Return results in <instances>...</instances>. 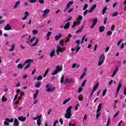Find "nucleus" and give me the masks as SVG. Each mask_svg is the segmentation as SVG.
<instances>
[{
	"mask_svg": "<svg viewBox=\"0 0 126 126\" xmlns=\"http://www.w3.org/2000/svg\"><path fill=\"white\" fill-rule=\"evenodd\" d=\"M37 125L38 126H41V120L37 119Z\"/></svg>",
	"mask_w": 126,
	"mask_h": 126,
	"instance_id": "nucleus-42",
	"label": "nucleus"
},
{
	"mask_svg": "<svg viewBox=\"0 0 126 126\" xmlns=\"http://www.w3.org/2000/svg\"><path fill=\"white\" fill-rule=\"evenodd\" d=\"M62 37H63V34L59 33V35H57L55 36V39L56 41H58V40H60Z\"/></svg>",
	"mask_w": 126,
	"mask_h": 126,
	"instance_id": "nucleus-13",
	"label": "nucleus"
},
{
	"mask_svg": "<svg viewBox=\"0 0 126 126\" xmlns=\"http://www.w3.org/2000/svg\"><path fill=\"white\" fill-rule=\"evenodd\" d=\"M5 121L6 122H8V123H13L14 120L13 119V118H11V120H9V119L8 118H6Z\"/></svg>",
	"mask_w": 126,
	"mask_h": 126,
	"instance_id": "nucleus-29",
	"label": "nucleus"
},
{
	"mask_svg": "<svg viewBox=\"0 0 126 126\" xmlns=\"http://www.w3.org/2000/svg\"><path fill=\"white\" fill-rule=\"evenodd\" d=\"M72 108V106H70L68 108H67L66 113H72L71 112V108Z\"/></svg>",
	"mask_w": 126,
	"mask_h": 126,
	"instance_id": "nucleus-25",
	"label": "nucleus"
},
{
	"mask_svg": "<svg viewBox=\"0 0 126 126\" xmlns=\"http://www.w3.org/2000/svg\"><path fill=\"white\" fill-rule=\"evenodd\" d=\"M81 91H82V88L80 87L78 90V93H81Z\"/></svg>",
	"mask_w": 126,
	"mask_h": 126,
	"instance_id": "nucleus-56",
	"label": "nucleus"
},
{
	"mask_svg": "<svg viewBox=\"0 0 126 126\" xmlns=\"http://www.w3.org/2000/svg\"><path fill=\"white\" fill-rule=\"evenodd\" d=\"M4 125H5V126H8L9 123L7 122V121H5L4 122Z\"/></svg>",
	"mask_w": 126,
	"mask_h": 126,
	"instance_id": "nucleus-57",
	"label": "nucleus"
},
{
	"mask_svg": "<svg viewBox=\"0 0 126 126\" xmlns=\"http://www.w3.org/2000/svg\"><path fill=\"white\" fill-rule=\"evenodd\" d=\"M41 84H42V83H41V82H39L37 84L35 85V87L36 88H40V87H41Z\"/></svg>",
	"mask_w": 126,
	"mask_h": 126,
	"instance_id": "nucleus-30",
	"label": "nucleus"
},
{
	"mask_svg": "<svg viewBox=\"0 0 126 126\" xmlns=\"http://www.w3.org/2000/svg\"><path fill=\"white\" fill-rule=\"evenodd\" d=\"M55 49L52 50L51 52L50 53L49 56L50 57H54L55 56Z\"/></svg>",
	"mask_w": 126,
	"mask_h": 126,
	"instance_id": "nucleus-28",
	"label": "nucleus"
},
{
	"mask_svg": "<svg viewBox=\"0 0 126 126\" xmlns=\"http://www.w3.org/2000/svg\"><path fill=\"white\" fill-rule=\"evenodd\" d=\"M101 110H102V103H99L98 106H97L96 113H99V112L101 111Z\"/></svg>",
	"mask_w": 126,
	"mask_h": 126,
	"instance_id": "nucleus-16",
	"label": "nucleus"
},
{
	"mask_svg": "<svg viewBox=\"0 0 126 126\" xmlns=\"http://www.w3.org/2000/svg\"><path fill=\"white\" fill-rule=\"evenodd\" d=\"M18 120H19V121H20L21 122H25V121H26V117L20 116L19 117H18Z\"/></svg>",
	"mask_w": 126,
	"mask_h": 126,
	"instance_id": "nucleus-14",
	"label": "nucleus"
},
{
	"mask_svg": "<svg viewBox=\"0 0 126 126\" xmlns=\"http://www.w3.org/2000/svg\"><path fill=\"white\" fill-rule=\"evenodd\" d=\"M20 4V1H17L14 6V9H15V8H17V7H18V6Z\"/></svg>",
	"mask_w": 126,
	"mask_h": 126,
	"instance_id": "nucleus-24",
	"label": "nucleus"
},
{
	"mask_svg": "<svg viewBox=\"0 0 126 126\" xmlns=\"http://www.w3.org/2000/svg\"><path fill=\"white\" fill-rule=\"evenodd\" d=\"M110 117H109L107 119V124H106V126H109V124H110Z\"/></svg>",
	"mask_w": 126,
	"mask_h": 126,
	"instance_id": "nucleus-46",
	"label": "nucleus"
},
{
	"mask_svg": "<svg viewBox=\"0 0 126 126\" xmlns=\"http://www.w3.org/2000/svg\"><path fill=\"white\" fill-rule=\"evenodd\" d=\"M72 19V17H70L68 19H67L66 22H68V21H70Z\"/></svg>",
	"mask_w": 126,
	"mask_h": 126,
	"instance_id": "nucleus-53",
	"label": "nucleus"
},
{
	"mask_svg": "<svg viewBox=\"0 0 126 126\" xmlns=\"http://www.w3.org/2000/svg\"><path fill=\"white\" fill-rule=\"evenodd\" d=\"M78 99L79 101H83V97H82V95H80V96H78Z\"/></svg>",
	"mask_w": 126,
	"mask_h": 126,
	"instance_id": "nucleus-37",
	"label": "nucleus"
},
{
	"mask_svg": "<svg viewBox=\"0 0 126 126\" xmlns=\"http://www.w3.org/2000/svg\"><path fill=\"white\" fill-rule=\"evenodd\" d=\"M99 87V82H97L95 84V85L94 86L93 90H94V91H96V90H97V89H98V88Z\"/></svg>",
	"mask_w": 126,
	"mask_h": 126,
	"instance_id": "nucleus-18",
	"label": "nucleus"
},
{
	"mask_svg": "<svg viewBox=\"0 0 126 126\" xmlns=\"http://www.w3.org/2000/svg\"><path fill=\"white\" fill-rule=\"evenodd\" d=\"M24 93H23V92H21L20 93V96L21 97H23V96H24Z\"/></svg>",
	"mask_w": 126,
	"mask_h": 126,
	"instance_id": "nucleus-61",
	"label": "nucleus"
},
{
	"mask_svg": "<svg viewBox=\"0 0 126 126\" xmlns=\"http://www.w3.org/2000/svg\"><path fill=\"white\" fill-rule=\"evenodd\" d=\"M83 26H82L80 28V29L76 32V34H80L81 32H82V30H83Z\"/></svg>",
	"mask_w": 126,
	"mask_h": 126,
	"instance_id": "nucleus-22",
	"label": "nucleus"
},
{
	"mask_svg": "<svg viewBox=\"0 0 126 126\" xmlns=\"http://www.w3.org/2000/svg\"><path fill=\"white\" fill-rule=\"evenodd\" d=\"M64 43H65V39H62L60 41L59 44L63 47V46H64Z\"/></svg>",
	"mask_w": 126,
	"mask_h": 126,
	"instance_id": "nucleus-21",
	"label": "nucleus"
},
{
	"mask_svg": "<svg viewBox=\"0 0 126 126\" xmlns=\"http://www.w3.org/2000/svg\"><path fill=\"white\" fill-rule=\"evenodd\" d=\"M33 60L31 59H28L26 60L23 64L22 63H20L18 65L17 67L19 69H22L23 68V66H25V64H27V63H32Z\"/></svg>",
	"mask_w": 126,
	"mask_h": 126,
	"instance_id": "nucleus-1",
	"label": "nucleus"
},
{
	"mask_svg": "<svg viewBox=\"0 0 126 126\" xmlns=\"http://www.w3.org/2000/svg\"><path fill=\"white\" fill-rule=\"evenodd\" d=\"M72 37L71 34H69L68 35V36L66 37V40H65V43H68L70 40V38Z\"/></svg>",
	"mask_w": 126,
	"mask_h": 126,
	"instance_id": "nucleus-10",
	"label": "nucleus"
},
{
	"mask_svg": "<svg viewBox=\"0 0 126 126\" xmlns=\"http://www.w3.org/2000/svg\"><path fill=\"white\" fill-rule=\"evenodd\" d=\"M121 88H122V83L120 82L117 87L116 96H115L116 98H117V96H118V94H119V92H120V90H121Z\"/></svg>",
	"mask_w": 126,
	"mask_h": 126,
	"instance_id": "nucleus-7",
	"label": "nucleus"
},
{
	"mask_svg": "<svg viewBox=\"0 0 126 126\" xmlns=\"http://www.w3.org/2000/svg\"><path fill=\"white\" fill-rule=\"evenodd\" d=\"M113 82H114V80H111L109 82V86L112 85V83H113Z\"/></svg>",
	"mask_w": 126,
	"mask_h": 126,
	"instance_id": "nucleus-62",
	"label": "nucleus"
},
{
	"mask_svg": "<svg viewBox=\"0 0 126 126\" xmlns=\"http://www.w3.org/2000/svg\"><path fill=\"white\" fill-rule=\"evenodd\" d=\"M97 6V5L96 4H94L91 7V9L93 11H94L95 10V8H96V7Z\"/></svg>",
	"mask_w": 126,
	"mask_h": 126,
	"instance_id": "nucleus-31",
	"label": "nucleus"
},
{
	"mask_svg": "<svg viewBox=\"0 0 126 126\" xmlns=\"http://www.w3.org/2000/svg\"><path fill=\"white\" fill-rule=\"evenodd\" d=\"M57 49V53H63V50L62 47H61V46H58Z\"/></svg>",
	"mask_w": 126,
	"mask_h": 126,
	"instance_id": "nucleus-8",
	"label": "nucleus"
},
{
	"mask_svg": "<svg viewBox=\"0 0 126 126\" xmlns=\"http://www.w3.org/2000/svg\"><path fill=\"white\" fill-rule=\"evenodd\" d=\"M62 70H63V67L58 65L56 67L55 70L52 73V75H56V74H58L59 71H62Z\"/></svg>",
	"mask_w": 126,
	"mask_h": 126,
	"instance_id": "nucleus-3",
	"label": "nucleus"
},
{
	"mask_svg": "<svg viewBox=\"0 0 126 126\" xmlns=\"http://www.w3.org/2000/svg\"><path fill=\"white\" fill-rule=\"evenodd\" d=\"M76 66V63H73L72 65V68H74Z\"/></svg>",
	"mask_w": 126,
	"mask_h": 126,
	"instance_id": "nucleus-64",
	"label": "nucleus"
},
{
	"mask_svg": "<svg viewBox=\"0 0 126 126\" xmlns=\"http://www.w3.org/2000/svg\"><path fill=\"white\" fill-rule=\"evenodd\" d=\"M97 19H98L97 18L93 19V20H92L93 24H92V26L91 27V29H93V28H94V27H95V25H96V24H97Z\"/></svg>",
	"mask_w": 126,
	"mask_h": 126,
	"instance_id": "nucleus-6",
	"label": "nucleus"
},
{
	"mask_svg": "<svg viewBox=\"0 0 126 126\" xmlns=\"http://www.w3.org/2000/svg\"><path fill=\"white\" fill-rule=\"evenodd\" d=\"M87 13H88V10H86L84 12L83 15L84 16H85Z\"/></svg>",
	"mask_w": 126,
	"mask_h": 126,
	"instance_id": "nucleus-47",
	"label": "nucleus"
},
{
	"mask_svg": "<svg viewBox=\"0 0 126 126\" xmlns=\"http://www.w3.org/2000/svg\"><path fill=\"white\" fill-rule=\"evenodd\" d=\"M32 34H33V35H36V34H38V31L37 30H33Z\"/></svg>",
	"mask_w": 126,
	"mask_h": 126,
	"instance_id": "nucleus-40",
	"label": "nucleus"
},
{
	"mask_svg": "<svg viewBox=\"0 0 126 126\" xmlns=\"http://www.w3.org/2000/svg\"><path fill=\"white\" fill-rule=\"evenodd\" d=\"M59 122L61 124V125H63V119H60L59 120Z\"/></svg>",
	"mask_w": 126,
	"mask_h": 126,
	"instance_id": "nucleus-60",
	"label": "nucleus"
},
{
	"mask_svg": "<svg viewBox=\"0 0 126 126\" xmlns=\"http://www.w3.org/2000/svg\"><path fill=\"white\" fill-rule=\"evenodd\" d=\"M2 102H6L7 101V98H5L4 95H3L1 98Z\"/></svg>",
	"mask_w": 126,
	"mask_h": 126,
	"instance_id": "nucleus-32",
	"label": "nucleus"
},
{
	"mask_svg": "<svg viewBox=\"0 0 126 126\" xmlns=\"http://www.w3.org/2000/svg\"><path fill=\"white\" fill-rule=\"evenodd\" d=\"M34 79H37V81H39V80H42V79H43V77L40 75L38 76L37 78L34 77Z\"/></svg>",
	"mask_w": 126,
	"mask_h": 126,
	"instance_id": "nucleus-27",
	"label": "nucleus"
},
{
	"mask_svg": "<svg viewBox=\"0 0 126 126\" xmlns=\"http://www.w3.org/2000/svg\"><path fill=\"white\" fill-rule=\"evenodd\" d=\"M4 30H6V31L11 30V26H10V25H9V24H7L4 28Z\"/></svg>",
	"mask_w": 126,
	"mask_h": 126,
	"instance_id": "nucleus-9",
	"label": "nucleus"
},
{
	"mask_svg": "<svg viewBox=\"0 0 126 126\" xmlns=\"http://www.w3.org/2000/svg\"><path fill=\"white\" fill-rule=\"evenodd\" d=\"M31 65V64H28V65H27L26 66V67L24 68V69L25 70L26 69H27V68H28Z\"/></svg>",
	"mask_w": 126,
	"mask_h": 126,
	"instance_id": "nucleus-48",
	"label": "nucleus"
},
{
	"mask_svg": "<svg viewBox=\"0 0 126 126\" xmlns=\"http://www.w3.org/2000/svg\"><path fill=\"white\" fill-rule=\"evenodd\" d=\"M14 47H15V45L14 44H13L11 47V49L9 50V52H12L14 50Z\"/></svg>",
	"mask_w": 126,
	"mask_h": 126,
	"instance_id": "nucleus-39",
	"label": "nucleus"
},
{
	"mask_svg": "<svg viewBox=\"0 0 126 126\" xmlns=\"http://www.w3.org/2000/svg\"><path fill=\"white\" fill-rule=\"evenodd\" d=\"M78 106H79V104L77 103L76 105L75 106V111H77V110H78Z\"/></svg>",
	"mask_w": 126,
	"mask_h": 126,
	"instance_id": "nucleus-49",
	"label": "nucleus"
},
{
	"mask_svg": "<svg viewBox=\"0 0 126 126\" xmlns=\"http://www.w3.org/2000/svg\"><path fill=\"white\" fill-rule=\"evenodd\" d=\"M75 42L77 44V45L76 47V53H77L79 52V50H80V47H79V45H80V40H77Z\"/></svg>",
	"mask_w": 126,
	"mask_h": 126,
	"instance_id": "nucleus-5",
	"label": "nucleus"
},
{
	"mask_svg": "<svg viewBox=\"0 0 126 126\" xmlns=\"http://www.w3.org/2000/svg\"><path fill=\"white\" fill-rule=\"evenodd\" d=\"M38 43H39V38H36V41L34 43V44H32V45H30V46L31 47H34V46H36L37 44H38Z\"/></svg>",
	"mask_w": 126,
	"mask_h": 126,
	"instance_id": "nucleus-26",
	"label": "nucleus"
},
{
	"mask_svg": "<svg viewBox=\"0 0 126 126\" xmlns=\"http://www.w3.org/2000/svg\"><path fill=\"white\" fill-rule=\"evenodd\" d=\"M13 126H19V121L17 120V119H15L14 121V123L13 124Z\"/></svg>",
	"mask_w": 126,
	"mask_h": 126,
	"instance_id": "nucleus-12",
	"label": "nucleus"
},
{
	"mask_svg": "<svg viewBox=\"0 0 126 126\" xmlns=\"http://www.w3.org/2000/svg\"><path fill=\"white\" fill-rule=\"evenodd\" d=\"M36 39V36H33L32 38L31 39V43H32L34 40Z\"/></svg>",
	"mask_w": 126,
	"mask_h": 126,
	"instance_id": "nucleus-59",
	"label": "nucleus"
},
{
	"mask_svg": "<svg viewBox=\"0 0 126 126\" xmlns=\"http://www.w3.org/2000/svg\"><path fill=\"white\" fill-rule=\"evenodd\" d=\"M51 35H52V32H49L47 33L46 36H47V37H50V36H51Z\"/></svg>",
	"mask_w": 126,
	"mask_h": 126,
	"instance_id": "nucleus-50",
	"label": "nucleus"
},
{
	"mask_svg": "<svg viewBox=\"0 0 126 126\" xmlns=\"http://www.w3.org/2000/svg\"><path fill=\"white\" fill-rule=\"evenodd\" d=\"M72 116V113H66L65 114V119H70Z\"/></svg>",
	"mask_w": 126,
	"mask_h": 126,
	"instance_id": "nucleus-11",
	"label": "nucleus"
},
{
	"mask_svg": "<svg viewBox=\"0 0 126 126\" xmlns=\"http://www.w3.org/2000/svg\"><path fill=\"white\" fill-rule=\"evenodd\" d=\"M39 3H41V4H43V3H44L45 0H39Z\"/></svg>",
	"mask_w": 126,
	"mask_h": 126,
	"instance_id": "nucleus-54",
	"label": "nucleus"
},
{
	"mask_svg": "<svg viewBox=\"0 0 126 126\" xmlns=\"http://www.w3.org/2000/svg\"><path fill=\"white\" fill-rule=\"evenodd\" d=\"M104 31H105V26H103L99 27V32H100V33L104 32Z\"/></svg>",
	"mask_w": 126,
	"mask_h": 126,
	"instance_id": "nucleus-23",
	"label": "nucleus"
},
{
	"mask_svg": "<svg viewBox=\"0 0 126 126\" xmlns=\"http://www.w3.org/2000/svg\"><path fill=\"white\" fill-rule=\"evenodd\" d=\"M103 62H102V61H98V66H100L101 65H102V63H103Z\"/></svg>",
	"mask_w": 126,
	"mask_h": 126,
	"instance_id": "nucleus-55",
	"label": "nucleus"
},
{
	"mask_svg": "<svg viewBox=\"0 0 126 126\" xmlns=\"http://www.w3.org/2000/svg\"><path fill=\"white\" fill-rule=\"evenodd\" d=\"M106 93H107V89H105L103 91V93H102L103 97L105 96V95H106Z\"/></svg>",
	"mask_w": 126,
	"mask_h": 126,
	"instance_id": "nucleus-43",
	"label": "nucleus"
},
{
	"mask_svg": "<svg viewBox=\"0 0 126 126\" xmlns=\"http://www.w3.org/2000/svg\"><path fill=\"white\" fill-rule=\"evenodd\" d=\"M72 81V79H68L67 78H65L64 79V76L63 75L61 77V83H64L65 84H66L67 83H70Z\"/></svg>",
	"mask_w": 126,
	"mask_h": 126,
	"instance_id": "nucleus-2",
	"label": "nucleus"
},
{
	"mask_svg": "<svg viewBox=\"0 0 126 126\" xmlns=\"http://www.w3.org/2000/svg\"><path fill=\"white\" fill-rule=\"evenodd\" d=\"M122 42H123V39H120L117 43V46H118L119 45H120L121 44V43H122Z\"/></svg>",
	"mask_w": 126,
	"mask_h": 126,
	"instance_id": "nucleus-52",
	"label": "nucleus"
},
{
	"mask_svg": "<svg viewBox=\"0 0 126 126\" xmlns=\"http://www.w3.org/2000/svg\"><path fill=\"white\" fill-rule=\"evenodd\" d=\"M112 34H113V32H112V31H108V32L106 33L107 36H111V35H112Z\"/></svg>",
	"mask_w": 126,
	"mask_h": 126,
	"instance_id": "nucleus-38",
	"label": "nucleus"
},
{
	"mask_svg": "<svg viewBox=\"0 0 126 126\" xmlns=\"http://www.w3.org/2000/svg\"><path fill=\"white\" fill-rule=\"evenodd\" d=\"M85 84H86V80H84V81L82 83V87H84V86H85Z\"/></svg>",
	"mask_w": 126,
	"mask_h": 126,
	"instance_id": "nucleus-41",
	"label": "nucleus"
},
{
	"mask_svg": "<svg viewBox=\"0 0 126 126\" xmlns=\"http://www.w3.org/2000/svg\"><path fill=\"white\" fill-rule=\"evenodd\" d=\"M70 25V22H67L64 26V29L67 30L69 28V26Z\"/></svg>",
	"mask_w": 126,
	"mask_h": 126,
	"instance_id": "nucleus-20",
	"label": "nucleus"
},
{
	"mask_svg": "<svg viewBox=\"0 0 126 126\" xmlns=\"http://www.w3.org/2000/svg\"><path fill=\"white\" fill-rule=\"evenodd\" d=\"M69 101H70V98H68L67 99H65L63 102V105H65V104H66V103H67L68 102H69Z\"/></svg>",
	"mask_w": 126,
	"mask_h": 126,
	"instance_id": "nucleus-33",
	"label": "nucleus"
},
{
	"mask_svg": "<svg viewBox=\"0 0 126 126\" xmlns=\"http://www.w3.org/2000/svg\"><path fill=\"white\" fill-rule=\"evenodd\" d=\"M88 7V4H85L83 7V10H86Z\"/></svg>",
	"mask_w": 126,
	"mask_h": 126,
	"instance_id": "nucleus-36",
	"label": "nucleus"
},
{
	"mask_svg": "<svg viewBox=\"0 0 126 126\" xmlns=\"http://www.w3.org/2000/svg\"><path fill=\"white\" fill-rule=\"evenodd\" d=\"M29 1L31 3H35L37 1V0H29Z\"/></svg>",
	"mask_w": 126,
	"mask_h": 126,
	"instance_id": "nucleus-44",
	"label": "nucleus"
},
{
	"mask_svg": "<svg viewBox=\"0 0 126 126\" xmlns=\"http://www.w3.org/2000/svg\"><path fill=\"white\" fill-rule=\"evenodd\" d=\"M49 12H50V9H45L43 12V17H44V16H46V15L48 14Z\"/></svg>",
	"mask_w": 126,
	"mask_h": 126,
	"instance_id": "nucleus-17",
	"label": "nucleus"
},
{
	"mask_svg": "<svg viewBox=\"0 0 126 126\" xmlns=\"http://www.w3.org/2000/svg\"><path fill=\"white\" fill-rule=\"evenodd\" d=\"M118 70H119V66H116V67L113 72H114L115 73H117V71H118Z\"/></svg>",
	"mask_w": 126,
	"mask_h": 126,
	"instance_id": "nucleus-45",
	"label": "nucleus"
},
{
	"mask_svg": "<svg viewBox=\"0 0 126 126\" xmlns=\"http://www.w3.org/2000/svg\"><path fill=\"white\" fill-rule=\"evenodd\" d=\"M78 19L79 20H81V19H82V16H81V15L78 16Z\"/></svg>",
	"mask_w": 126,
	"mask_h": 126,
	"instance_id": "nucleus-63",
	"label": "nucleus"
},
{
	"mask_svg": "<svg viewBox=\"0 0 126 126\" xmlns=\"http://www.w3.org/2000/svg\"><path fill=\"white\" fill-rule=\"evenodd\" d=\"M71 4H73V1H69V2L67 3V5L66 6V9H68V8L70 7V5H71Z\"/></svg>",
	"mask_w": 126,
	"mask_h": 126,
	"instance_id": "nucleus-15",
	"label": "nucleus"
},
{
	"mask_svg": "<svg viewBox=\"0 0 126 126\" xmlns=\"http://www.w3.org/2000/svg\"><path fill=\"white\" fill-rule=\"evenodd\" d=\"M77 24H78V22L77 21L74 22V23H73V25L72 26V28H74L75 27V26H76V25H77Z\"/></svg>",
	"mask_w": 126,
	"mask_h": 126,
	"instance_id": "nucleus-35",
	"label": "nucleus"
},
{
	"mask_svg": "<svg viewBox=\"0 0 126 126\" xmlns=\"http://www.w3.org/2000/svg\"><path fill=\"white\" fill-rule=\"evenodd\" d=\"M46 91L47 92H53V91H55V88L53 87V88H51V87H50V85L47 84L46 85Z\"/></svg>",
	"mask_w": 126,
	"mask_h": 126,
	"instance_id": "nucleus-4",
	"label": "nucleus"
},
{
	"mask_svg": "<svg viewBox=\"0 0 126 126\" xmlns=\"http://www.w3.org/2000/svg\"><path fill=\"white\" fill-rule=\"evenodd\" d=\"M99 61L100 62L104 63V61H105V56H104V54L101 55V56L99 58Z\"/></svg>",
	"mask_w": 126,
	"mask_h": 126,
	"instance_id": "nucleus-19",
	"label": "nucleus"
},
{
	"mask_svg": "<svg viewBox=\"0 0 126 126\" xmlns=\"http://www.w3.org/2000/svg\"><path fill=\"white\" fill-rule=\"evenodd\" d=\"M118 14V12H116L115 13H114L113 15H112V17H116V16H117Z\"/></svg>",
	"mask_w": 126,
	"mask_h": 126,
	"instance_id": "nucleus-51",
	"label": "nucleus"
},
{
	"mask_svg": "<svg viewBox=\"0 0 126 126\" xmlns=\"http://www.w3.org/2000/svg\"><path fill=\"white\" fill-rule=\"evenodd\" d=\"M108 9V7L106 6L103 9H102V15H104L105 14V13L107 11V9Z\"/></svg>",
	"mask_w": 126,
	"mask_h": 126,
	"instance_id": "nucleus-34",
	"label": "nucleus"
},
{
	"mask_svg": "<svg viewBox=\"0 0 126 126\" xmlns=\"http://www.w3.org/2000/svg\"><path fill=\"white\" fill-rule=\"evenodd\" d=\"M17 97H18V94H16L15 95V97L14 98L13 101H15V100H16L17 99Z\"/></svg>",
	"mask_w": 126,
	"mask_h": 126,
	"instance_id": "nucleus-58",
	"label": "nucleus"
}]
</instances>
